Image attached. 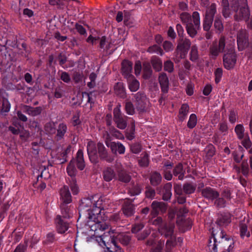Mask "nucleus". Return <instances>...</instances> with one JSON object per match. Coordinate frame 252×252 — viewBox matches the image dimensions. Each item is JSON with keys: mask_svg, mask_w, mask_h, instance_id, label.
<instances>
[{"mask_svg": "<svg viewBox=\"0 0 252 252\" xmlns=\"http://www.w3.org/2000/svg\"><path fill=\"white\" fill-rule=\"evenodd\" d=\"M93 199V210L88 213L87 225L95 234L99 235V232H103L109 227V224L105 222L104 218H102L101 215V210L104 209L105 205L101 197L96 200L94 198Z\"/></svg>", "mask_w": 252, "mask_h": 252, "instance_id": "1", "label": "nucleus"}, {"mask_svg": "<svg viewBox=\"0 0 252 252\" xmlns=\"http://www.w3.org/2000/svg\"><path fill=\"white\" fill-rule=\"evenodd\" d=\"M229 6L228 0H222V13L225 18L229 17L233 13L236 21H247L250 13L248 7L247 0H230Z\"/></svg>", "mask_w": 252, "mask_h": 252, "instance_id": "2", "label": "nucleus"}, {"mask_svg": "<svg viewBox=\"0 0 252 252\" xmlns=\"http://www.w3.org/2000/svg\"><path fill=\"white\" fill-rule=\"evenodd\" d=\"M101 232H99V235L95 234L94 233V235L100 246L106 247L107 251L104 252H118L119 248L116 245L115 237L124 245H127L130 240V236L125 233L117 234L114 230H110L104 233L103 235L100 234Z\"/></svg>", "mask_w": 252, "mask_h": 252, "instance_id": "3", "label": "nucleus"}, {"mask_svg": "<svg viewBox=\"0 0 252 252\" xmlns=\"http://www.w3.org/2000/svg\"><path fill=\"white\" fill-rule=\"evenodd\" d=\"M75 165H77L78 168L80 170H82L85 166L83 153L82 150H79L78 151L76 158L72 159L70 161L66 168L68 175L71 177H72L73 179L77 173Z\"/></svg>", "mask_w": 252, "mask_h": 252, "instance_id": "4", "label": "nucleus"}, {"mask_svg": "<svg viewBox=\"0 0 252 252\" xmlns=\"http://www.w3.org/2000/svg\"><path fill=\"white\" fill-rule=\"evenodd\" d=\"M174 228V224L169 223L168 225H166L164 227H160L159 229V231L161 235H164L166 238H169L166 243V248L167 251H169L177 245L176 239L173 235Z\"/></svg>", "mask_w": 252, "mask_h": 252, "instance_id": "5", "label": "nucleus"}, {"mask_svg": "<svg viewBox=\"0 0 252 252\" xmlns=\"http://www.w3.org/2000/svg\"><path fill=\"white\" fill-rule=\"evenodd\" d=\"M236 62V54L234 51V42L229 46L228 52L223 56V64L227 69L232 68Z\"/></svg>", "mask_w": 252, "mask_h": 252, "instance_id": "6", "label": "nucleus"}, {"mask_svg": "<svg viewBox=\"0 0 252 252\" xmlns=\"http://www.w3.org/2000/svg\"><path fill=\"white\" fill-rule=\"evenodd\" d=\"M192 24L186 26V30L188 34L191 37H194L197 34V30L200 28V15L198 12L195 11L192 13Z\"/></svg>", "mask_w": 252, "mask_h": 252, "instance_id": "7", "label": "nucleus"}, {"mask_svg": "<svg viewBox=\"0 0 252 252\" xmlns=\"http://www.w3.org/2000/svg\"><path fill=\"white\" fill-rule=\"evenodd\" d=\"M136 109L139 113L145 112L149 104V100L144 94L138 92L135 95Z\"/></svg>", "mask_w": 252, "mask_h": 252, "instance_id": "8", "label": "nucleus"}, {"mask_svg": "<svg viewBox=\"0 0 252 252\" xmlns=\"http://www.w3.org/2000/svg\"><path fill=\"white\" fill-rule=\"evenodd\" d=\"M190 45V41L188 38H182L179 40L176 50V52L179 58L183 59L185 57Z\"/></svg>", "mask_w": 252, "mask_h": 252, "instance_id": "9", "label": "nucleus"}, {"mask_svg": "<svg viewBox=\"0 0 252 252\" xmlns=\"http://www.w3.org/2000/svg\"><path fill=\"white\" fill-rule=\"evenodd\" d=\"M224 232L221 231L220 235L221 238V241L219 242L220 248H223L224 251L220 252H231L234 248V241L232 239L224 237Z\"/></svg>", "mask_w": 252, "mask_h": 252, "instance_id": "10", "label": "nucleus"}, {"mask_svg": "<svg viewBox=\"0 0 252 252\" xmlns=\"http://www.w3.org/2000/svg\"><path fill=\"white\" fill-rule=\"evenodd\" d=\"M109 134H107V137L105 140L106 146L110 148L111 151L114 154L118 152L120 154H123L125 152V147L120 142H110L109 140Z\"/></svg>", "mask_w": 252, "mask_h": 252, "instance_id": "11", "label": "nucleus"}, {"mask_svg": "<svg viewBox=\"0 0 252 252\" xmlns=\"http://www.w3.org/2000/svg\"><path fill=\"white\" fill-rule=\"evenodd\" d=\"M61 204H69L72 201V197L67 186H64L59 191Z\"/></svg>", "mask_w": 252, "mask_h": 252, "instance_id": "12", "label": "nucleus"}, {"mask_svg": "<svg viewBox=\"0 0 252 252\" xmlns=\"http://www.w3.org/2000/svg\"><path fill=\"white\" fill-rule=\"evenodd\" d=\"M225 40L224 37H221L219 40V47L218 48L217 44H213L210 48V53L212 56L216 57L221 52H225Z\"/></svg>", "mask_w": 252, "mask_h": 252, "instance_id": "13", "label": "nucleus"}, {"mask_svg": "<svg viewBox=\"0 0 252 252\" xmlns=\"http://www.w3.org/2000/svg\"><path fill=\"white\" fill-rule=\"evenodd\" d=\"M248 35L246 30H241L237 35V44L239 50H242L248 45Z\"/></svg>", "mask_w": 252, "mask_h": 252, "instance_id": "14", "label": "nucleus"}, {"mask_svg": "<svg viewBox=\"0 0 252 252\" xmlns=\"http://www.w3.org/2000/svg\"><path fill=\"white\" fill-rule=\"evenodd\" d=\"M88 156L92 162L95 163L97 161V152L95 144L92 141H88L87 146Z\"/></svg>", "mask_w": 252, "mask_h": 252, "instance_id": "15", "label": "nucleus"}, {"mask_svg": "<svg viewBox=\"0 0 252 252\" xmlns=\"http://www.w3.org/2000/svg\"><path fill=\"white\" fill-rule=\"evenodd\" d=\"M201 192L204 197L212 201L216 199L219 196V193L217 190L210 187L202 189Z\"/></svg>", "mask_w": 252, "mask_h": 252, "instance_id": "16", "label": "nucleus"}, {"mask_svg": "<svg viewBox=\"0 0 252 252\" xmlns=\"http://www.w3.org/2000/svg\"><path fill=\"white\" fill-rule=\"evenodd\" d=\"M21 109L23 112L27 113L29 115L36 116L41 114L42 108L40 106L32 107L30 106L22 105Z\"/></svg>", "mask_w": 252, "mask_h": 252, "instance_id": "17", "label": "nucleus"}, {"mask_svg": "<svg viewBox=\"0 0 252 252\" xmlns=\"http://www.w3.org/2000/svg\"><path fill=\"white\" fill-rule=\"evenodd\" d=\"M161 91L163 93H167L169 88V81L167 75L165 73H161L158 77Z\"/></svg>", "mask_w": 252, "mask_h": 252, "instance_id": "18", "label": "nucleus"}, {"mask_svg": "<svg viewBox=\"0 0 252 252\" xmlns=\"http://www.w3.org/2000/svg\"><path fill=\"white\" fill-rule=\"evenodd\" d=\"M152 212L153 215H157L159 211L163 212L166 210V204L163 202H159L156 201L153 202L152 204Z\"/></svg>", "mask_w": 252, "mask_h": 252, "instance_id": "19", "label": "nucleus"}, {"mask_svg": "<svg viewBox=\"0 0 252 252\" xmlns=\"http://www.w3.org/2000/svg\"><path fill=\"white\" fill-rule=\"evenodd\" d=\"M57 223V228L59 233H63L66 231L68 228V224L66 222H64L61 218V216H58L56 219Z\"/></svg>", "mask_w": 252, "mask_h": 252, "instance_id": "20", "label": "nucleus"}, {"mask_svg": "<svg viewBox=\"0 0 252 252\" xmlns=\"http://www.w3.org/2000/svg\"><path fill=\"white\" fill-rule=\"evenodd\" d=\"M122 72L123 74L126 77L132 76L130 74L132 70V63L126 60L122 62Z\"/></svg>", "mask_w": 252, "mask_h": 252, "instance_id": "21", "label": "nucleus"}, {"mask_svg": "<svg viewBox=\"0 0 252 252\" xmlns=\"http://www.w3.org/2000/svg\"><path fill=\"white\" fill-rule=\"evenodd\" d=\"M134 207L131 202L126 201L123 206V212L125 216L129 217L134 214Z\"/></svg>", "mask_w": 252, "mask_h": 252, "instance_id": "22", "label": "nucleus"}, {"mask_svg": "<svg viewBox=\"0 0 252 252\" xmlns=\"http://www.w3.org/2000/svg\"><path fill=\"white\" fill-rule=\"evenodd\" d=\"M103 177L105 181L110 182L115 178L116 173L112 168L107 167L103 172Z\"/></svg>", "mask_w": 252, "mask_h": 252, "instance_id": "23", "label": "nucleus"}, {"mask_svg": "<svg viewBox=\"0 0 252 252\" xmlns=\"http://www.w3.org/2000/svg\"><path fill=\"white\" fill-rule=\"evenodd\" d=\"M92 207H93V201L90 198H87L82 199L79 208L81 210L86 209L87 211H90L91 212L92 211H91Z\"/></svg>", "mask_w": 252, "mask_h": 252, "instance_id": "24", "label": "nucleus"}, {"mask_svg": "<svg viewBox=\"0 0 252 252\" xmlns=\"http://www.w3.org/2000/svg\"><path fill=\"white\" fill-rule=\"evenodd\" d=\"M216 12L217 5L215 3H212L206 8L205 17L213 19Z\"/></svg>", "mask_w": 252, "mask_h": 252, "instance_id": "25", "label": "nucleus"}, {"mask_svg": "<svg viewBox=\"0 0 252 252\" xmlns=\"http://www.w3.org/2000/svg\"><path fill=\"white\" fill-rule=\"evenodd\" d=\"M171 189L172 185L170 183H167L164 186L162 191V199L164 200L167 201L170 199L172 195Z\"/></svg>", "mask_w": 252, "mask_h": 252, "instance_id": "26", "label": "nucleus"}, {"mask_svg": "<svg viewBox=\"0 0 252 252\" xmlns=\"http://www.w3.org/2000/svg\"><path fill=\"white\" fill-rule=\"evenodd\" d=\"M129 89L131 92H136L139 88V82L133 77H127Z\"/></svg>", "mask_w": 252, "mask_h": 252, "instance_id": "27", "label": "nucleus"}, {"mask_svg": "<svg viewBox=\"0 0 252 252\" xmlns=\"http://www.w3.org/2000/svg\"><path fill=\"white\" fill-rule=\"evenodd\" d=\"M185 171L183 169V165L179 163L176 166L173 170V174L178 177L179 180H183L184 177Z\"/></svg>", "mask_w": 252, "mask_h": 252, "instance_id": "28", "label": "nucleus"}, {"mask_svg": "<svg viewBox=\"0 0 252 252\" xmlns=\"http://www.w3.org/2000/svg\"><path fill=\"white\" fill-rule=\"evenodd\" d=\"M67 204H61V208L63 217L64 218H69L72 216V212L70 208L66 206Z\"/></svg>", "mask_w": 252, "mask_h": 252, "instance_id": "29", "label": "nucleus"}, {"mask_svg": "<svg viewBox=\"0 0 252 252\" xmlns=\"http://www.w3.org/2000/svg\"><path fill=\"white\" fill-rule=\"evenodd\" d=\"M67 129L66 125L64 123H61L58 126L56 136L58 139H61L64 136Z\"/></svg>", "mask_w": 252, "mask_h": 252, "instance_id": "30", "label": "nucleus"}, {"mask_svg": "<svg viewBox=\"0 0 252 252\" xmlns=\"http://www.w3.org/2000/svg\"><path fill=\"white\" fill-rule=\"evenodd\" d=\"M189 110V107L187 104L182 105L179 111V118L181 121H183L186 118Z\"/></svg>", "mask_w": 252, "mask_h": 252, "instance_id": "31", "label": "nucleus"}, {"mask_svg": "<svg viewBox=\"0 0 252 252\" xmlns=\"http://www.w3.org/2000/svg\"><path fill=\"white\" fill-rule=\"evenodd\" d=\"M114 90L116 94L120 97H124L126 95L124 85L122 83H117L114 86Z\"/></svg>", "mask_w": 252, "mask_h": 252, "instance_id": "32", "label": "nucleus"}, {"mask_svg": "<svg viewBox=\"0 0 252 252\" xmlns=\"http://www.w3.org/2000/svg\"><path fill=\"white\" fill-rule=\"evenodd\" d=\"M235 132L239 139H243L246 135H247L245 133V128L241 124L236 125L235 127Z\"/></svg>", "mask_w": 252, "mask_h": 252, "instance_id": "33", "label": "nucleus"}, {"mask_svg": "<svg viewBox=\"0 0 252 252\" xmlns=\"http://www.w3.org/2000/svg\"><path fill=\"white\" fill-rule=\"evenodd\" d=\"M180 19L182 23L186 25V26L192 24V17L189 14L186 12H183L180 15Z\"/></svg>", "mask_w": 252, "mask_h": 252, "instance_id": "34", "label": "nucleus"}, {"mask_svg": "<svg viewBox=\"0 0 252 252\" xmlns=\"http://www.w3.org/2000/svg\"><path fill=\"white\" fill-rule=\"evenodd\" d=\"M161 180V176L158 172H154L151 174L150 178L151 183L153 186L158 185Z\"/></svg>", "mask_w": 252, "mask_h": 252, "instance_id": "35", "label": "nucleus"}, {"mask_svg": "<svg viewBox=\"0 0 252 252\" xmlns=\"http://www.w3.org/2000/svg\"><path fill=\"white\" fill-rule=\"evenodd\" d=\"M44 130L48 134H53L56 131V125L53 122H49L45 124Z\"/></svg>", "mask_w": 252, "mask_h": 252, "instance_id": "36", "label": "nucleus"}, {"mask_svg": "<svg viewBox=\"0 0 252 252\" xmlns=\"http://www.w3.org/2000/svg\"><path fill=\"white\" fill-rule=\"evenodd\" d=\"M231 221L229 215H221L220 216L217 220V223L220 225H227Z\"/></svg>", "mask_w": 252, "mask_h": 252, "instance_id": "37", "label": "nucleus"}, {"mask_svg": "<svg viewBox=\"0 0 252 252\" xmlns=\"http://www.w3.org/2000/svg\"><path fill=\"white\" fill-rule=\"evenodd\" d=\"M151 63L154 68L157 71H159L162 68V62L157 57H153L151 59Z\"/></svg>", "mask_w": 252, "mask_h": 252, "instance_id": "38", "label": "nucleus"}, {"mask_svg": "<svg viewBox=\"0 0 252 252\" xmlns=\"http://www.w3.org/2000/svg\"><path fill=\"white\" fill-rule=\"evenodd\" d=\"M240 233L242 238H249L250 236V232L248 230L247 226L245 223L240 224Z\"/></svg>", "mask_w": 252, "mask_h": 252, "instance_id": "39", "label": "nucleus"}, {"mask_svg": "<svg viewBox=\"0 0 252 252\" xmlns=\"http://www.w3.org/2000/svg\"><path fill=\"white\" fill-rule=\"evenodd\" d=\"M126 117H123L114 120L119 128L124 129L126 127Z\"/></svg>", "mask_w": 252, "mask_h": 252, "instance_id": "40", "label": "nucleus"}, {"mask_svg": "<svg viewBox=\"0 0 252 252\" xmlns=\"http://www.w3.org/2000/svg\"><path fill=\"white\" fill-rule=\"evenodd\" d=\"M152 73L151 65L148 63L143 64V77L145 79L149 78Z\"/></svg>", "mask_w": 252, "mask_h": 252, "instance_id": "41", "label": "nucleus"}, {"mask_svg": "<svg viewBox=\"0 0 252 252\" xmlns=\"http://www.w3.org/2000/svg\"><path fill=\"white\" fill-rule=\"evenodd\" d=\"M97 149L100 157L102 158H106L107 157V152L103 144L101 143H98Z\"/></svg>", "mask_w": 252, "mask_h": 252, "instance_id": "42", "label": "nucleus"}, {"mask_svg": "<svg viewBox=\"0 0 252 252\" xmlns=\"http://www.w3.org/2000/svg\"><path fill=\"white\" fill-rule=\"evenodd\" d=\"M119 179L122 182L127 183L130 180V176L124 170L121 171L118 174Z\"/></svg>", "mask_w": 252, "mask_h": 252, "instance_id": "43", "label": "nucleus"}, {"mask_svg": "<svg viewBox=\"0 0 252 252\" xmlns=\"http://www.w3.org/2000/svg\"><path fill=\"white\" fill-rule=\"evenodd\" d=\"M197 124V117L195 114H191L188 122V127L189 128H193Z\"/></svg>", "mask_w": 252, "mask_h": 252, "instance_id": "44", "label": "nucleus"}, {"mask_svg": "<svg viewBox=\"0 0 252 252\" xmlns=\"http://www.w3.org/2000/svg\"><path fill=\"white\" fill-rule=\"evenodd\" d=\"M99 46L104 50H108L110 48V41L105 36H102L100 39Z\"/></svg>", "mask_w": 252, "mask_h": 252, "instance_id": "45", "label": "nucleus"}, {"mask_svg": "<svg viewBox=\"0 0 252 252\" xmlns=\"http://www.w3.org/2000/svg\"><path fill=\"white\" fill-rule=\"evenodd\" d=\"M190 59L192 61H196L198 58V49L196 45H193L191 48Z\"/></svg>", "mask_w": 252, "mask_h": 252, "instance_id": "46", "label": "nucleus"}, {"mask_svg": "<svg viewBox=\"0 0 252 252\" xmlns=\"http://www.w3.org/2000/svg\"><path fill=\"white\" fill-rule=\"evenodd\" d=\"M214 27L215 29L219 32L222 31L223 26L222 23L220 16H217L214 22Z\"/></svg>", "mask_w": 252, "mask_h": 252, "instance_id": "47", "label": "nucleus"}, {"mask_svg": "<svg viewBox=\"0 0 252 252\" xmlns=\"http://www.w3.org/2000/svg\"><path fill=\"white\" fill-rule=\"evenodd\" d=\"M183 189L186 194H191L194 192L195 187L190 184H186L184 185Z\"/></svg>", "mask_w": 252, "mask_h": 252, "instance_id": "48", "label": "nucleus"}, {"mask_svg": "<svg viewBox=\"0 0 252 252\" xmlns=\"http://www.w3.org/2000/svg\"><path fill=\"white\" fill-rule=\"evenodd\" d=\"M148 51L150 53H155L159 54L161 56L163 54V52L161 48L157 45H154L150 47L148 49Z\"/></svg>", "mask_w": 252, "mask_h": 252, "instance_id": "49", "label": "nucleus"}, {"mask_svg": "<svg viewBox=\"0 0 252 252\" xmlns=\"http://www.w3.org/2000/svg\"><path fill=\"white\" fill-rule=\"evenodd\" d=\"M227 201L221 197L216 198L215 201V205L218 208H223L226 206Z\"/></svg>", "mask_w": 252, "mask_h": 252, "instance_id": "50", "label": "nucleus"}, {"mask_svg": "<svg viewBox=\"0 0 252 252\" xmlns=\"http://www.w3.org/2000/svg\"><path fill=\"white\" fill-rule=\"evenodd\" d=\"M213 19L205 17L203 21V29L204 31H209L213 23Z\"/></svg>", "mask_w": 252, "mask_h": 252, "instance_id": "51", "label": "nucleus"}, {"mask_svg": "<svg viewBox=\"0 0 252 252\" xmlns=\"http://www.w3.org/2000/svg\"><path fill=\"white\" fill-rule=\"evenodd\" d=\"M231 192L228 189H225L221 192V196L223 199H224L227 202L230 200L231 197Z\"/></svg>", "mask_w": 252, "mask_h": 252, "instance_id": "52", "label": "nucleus"}, {"mask_svg": "<svg viewBox=\"0 0 252 252\" xmlns=\"http://www.w3.org/2000/svg\"><path fill=\"white\" fill-rule=\"evenodd\" d=\"M19 134L20 138L23 141L27 140L30 135L29 132L25 129H22L21 131L19 130L18 132L17 130V134Z\"/></svg>", "mask_w": 252, "mask_h": 252, "instance_id": "53", "label": "nucleus"}, {"mask_svg": "<svg viewBox=\"0 0 252 252\" xmlns=\"http://www.w3.org/2000/svg\"><path fill=\"white\" fill-rule=\"evenodd\" d=\"M129 192L131 195H138L141 192V188L139 186H133L129 189Z\"/></svg>", "mask_w": 252, "mask_h": 252, "instance_id": "54", "label": "nucleus"}, {"mask_svg": "<svg viewBox=\"0 0 252 252\" xmlns=\"http://www.w3.org/2000/svg\"><path fill=\"white\" fill-rule=\"evenodd\" d=\"M121 105L118 104L116 107L114 109L113 114H114V120H115L121 117H123L121 112L120 110Z\"/></svg>", "mask_w": 252, "mask_h": 252, "instance_id": "55", "label": "nucleus"}, {"mask_svg": "<svg viewBox=\"0 0 252 252\" xmlns=\"http://www.w3.org/2000/svg\"><path fill=\"white\" fill-rule=\"evenodd\" d=\"M126 110L129 115H133L134 113V108L130 102H127L126 104Z\"/></svg>", "mask_w": 252, "mask_h": 252, "instance_id": "56", "label": "nucleus"}, {"mask_svg": "<svg viewBox=\"0 0 252 252\" xmlns=\"http://www.w3.org/2000/svg\"><path fill=\"white\" fill-rule=\"evenodd\" d=\"M10 105L6 99H3L1 112H7L9 111Z\"/></svg>", "mask_w": 252, "mask_h": 252, "instance_id": "57", "label": "nucleus"}, {"mask_svg": "<svg viewBox=\"0 0 252 252\" xmlns=\"http://www.w3.org/2000/svg\"><path fill=\"white\" fill-rule=\"evenodd\" d=\"M171 167V165L168 164L165 166L164 169V177L167 180H171L172 178V174L168 171V170L170 169Z\"/></svg>", "mask_w": 252, "mask_h": 252, "instance_id": "58", "label": "nucleus"}, {"mask_svg": "<svg viewBox=\"0 0 252 252\" xmlns=\"http://www.w3.org/2000/svg\"><path fill=\"white\" fill-rule=\"evenodd\" d=\"M156 194L155 191L151 188H147L145 191V195L147 198L153 199Z\"/></svg>", "mask_w": 252, "mask_h": 252, "instance_id": "59", "label": "nucleus"}, {"mask_svg": "<svg viewBox=\"0 0 252 252\" xmlns=\"http://www.w3.org/2000/svg\"><path fill=\"white\" fill-rule=\"evenodd\" d=\"M60 77L62 80L66 83L70 82L71 78L68 73L65 71H62L61 72Z\"/></svg>", "mask_w": 252, "mask_h": 252, "instance_id": "60", "label": "nucleus"}, {"mask_svg": "<svg viewBox=\"0 0 252 252\" xmlns=\"http://www.w3.org/2000/svg\"><path fill=\"white\" fill-rule=\"evenodd\" d=\"M222 70L220 68H218L215 72V82L216 83H218L222 77Z\"/></svg>", "mask_w": 252, "mask_h": 252, "instance_id": "61", "label": "nucleus"}, {"mask_svg": "<svg viewBox=\"0 0 252 252\" xmlns=\"http://www.w3.org/2000/svg\"><path fill=\"white\" fill-rule=\"evenodd\" d=\"M173 63L170 61H167L164 63V70L169 72H171L173 70Z\"/></svg>", "mask_w": 252, "mask_h": 252, "instance_id": "62", "label": "nucleus"}, {"mask_svg": "<svg viewBox=\"0 0 252 252\" xmlns=\"http://www.w3.org/2000/svg\"><path fill=\"white\" fill-rule=\"evenodd\" d=\"M139 164L141 166L146 167L149 164L148 156L146 154L139 160Z\"/></svg>", "mask_w": 252, "mask_h": 252, "instance_id": "63", "label": "nucleus"}, {"mask_svg": "<svg viewBox=\"0 0 252 252\" xmlns=\"http://www.w3.org/2000/svg\"><path fill=\"white\" fill-rule=\"evenodd\" d=\"M163 47L166 52H169L173 50L174 46L171 42L165 41L163 42Z\"/></svg>", "mask_w": 252, "mask_h": 252, "instance_id": "64", "label": "nucleus"}]
</instances>
